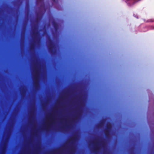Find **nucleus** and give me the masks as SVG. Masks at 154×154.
I'll return each instance as SVG.
<instances>
[{
	"instance_id": "14",
	"label": "nucleus",
	"mask_w": 154,
	"mask_h": 154,
	"mask_svg": "<svg viewBox=\"0 0 154 154\" xmlns=\"http://www.w3.org/2000/svg\"><path fill=\"white\" fill-rule=\"evenodd\" d=\"M98 149V147H96L94 148V151L95 152H96L97 151Z\"/></svg>"
},
{
	"instance_id": "11",
	"label": "nucleus",
	"mask_w": 154,
	"mask_h": 154,
	"mask_svg": "<svg viewBox=\"0 0 154 154\" xmlns=\"http://www.w3.org/2000/svg\"><path fill=\"white\" fill-rule=\"evenodd\" d=\"M101 146L103 147L105 145V142L103 141H101Z\"/></svg>"
},
{
	"instance_id": "8",
	"label": "nucleus",
	"mask_w": 154,
	"mask_h": 154,
	"mask_svg": "<svg viewBox=\"0 0 154 154\" xmlns=\"http://www.w3.org/2000/svg\"><path fill=\"white\" fill-rule=\"evenodd\" d=\"M35 47V44L34 43H33L31 44L30 46V50H31L33 49Z\"/></svg>"
},
{
	"instance_id": "15",
	"label": "nucleus",
	"mask_w": 154,
	"mask_h": 154,
	"mask_svg": "<svg viewBox=\"0 0 154 154\" xmlns=\"http://www.w3.org/2000/svg\"><path fill=\"white\" fill-rule=\"evenodd\" d=\"M54 2H56L57 1L56 0H52Z\"/></svg>"
},
{
	"instance_id": "10",
	"label": "nucleus",
	"mask_w": 154,
	"mask_h": 154,
	"mask_svg": "<svg viewBox=\"0 0 154 154\" xmlns=\"http://www.w3.org/2000/svg\"><path fill=\"white\" fill-rule=\"evenodd\" d=\"M33 34H34L35 37H36L37 35L39 34V32L38 31L33 32Z\"/></svg>"
},
{
	"instance_id": "2",
	"label": "nucleus",
	"mask_w": 154,
	"mask_h": 154,
	"mask_svg": "<svg viewBox=\"0 0 154 154\" xmlns=\"http://www.w3.org/2000/svg\"><path fill=\"white\" fill-rule=\"evenodd\" d=\"M112 127V124L110 122H108L106 125V128L104 130V133L106 137L108 138L109 135Z\"/></svg>"
},
{
	"instance_id": "16",
	"label": "nucleus",
	"mask_w": 154,
	"mask_h": 154,
	"mask_svg": "<svg viewBox=\"0 0 154 154\" xmlns=\"http://www.w3.org/2000/svg\"><path fill=\"white\" fill-rule=\"evenodd\" d=\"M35 29V27L34 28V29Z\"/></svg>"
},
{
	"instance_id": "12",
	"label": "nucleus",
	"mask_w": 154,
	"mask_h": 154,
	"mask_svg": "<svg viewBox=\"0 0 154 154\" xmlns=\"http://www.w3.org/2000/svg\"><path fill=\"white\" fill-rule=\"evenodd\" d=\"M149 28L150 29H154V26H149Z\"/></svg>"
},
{
	"instance_id": "7",
	"label": "nucleus",
	"mask_w": 154,
	"mask_h": 154,
	"mask_svg": "<svg viewBox=\"0 0 154 154\" xmlns=\"http://www.w3.org/2000/svg\"><path fill=\"white\" fill-rule=\"evenodd\" d=\"M134 3V2H132V1H128L127 4L129 6H131V5H133Z\"/></svg>"
},
{
	"instance_id": "3",
	"label": "nucleus",
	"mask_w": 154,
	"mask_h": 154,
	"mask_svg": "<svg viewBox=\"0 0 154 154\" xmlns=\"http://www.w3.org/2000/svg\"><path fill=\"white\" fill-rule=\"evenodd\" d=\"M54 45L53 40L51 38L49 39L48 50L52 54H54L55 53V51L54 50Z\"/></svg>"
},
{
	"instance_id": "6",
	"label": "nucleus",
	"mask_w": 154,
	"mask_h": 154,
	"mask_svg": "<svg viewBox=\"0 0 154 154\" xmlns=\"http://www.w3.org/2000/svg\"><path fill=\"white\" fill-rule=\"evenodd\" d=\"M106 120L105 119H103L100 122V124L98 125V126L99 127L101 126L105 122Z\"/></svg>"
},
{
	"instance_id": "1",
	"label": "nucleus",
	"mask_w": 154,
	"mask_h": 154,
	"mask_svg": "<svg viewBox=\"0 0 154 154\" xmlns=\"http://www.w3.org/2000/svg\"><path fill=\"white\" fill-rule=\"evenodd\" d=\"M39 71L38 69H36L35 70V75L34 78V85L35 89L37 88L39 86L38 80L39 78Z\"/></svg>"
},
{
	"instance_id": "13",
	"label": "nucleus",
	"mask_w": 154,
	"mask_h": 154,
	"mask_svg": "<svg viewBox=\"0 0 154 154\" xmlns=\"http://www.w3.org/2000/svg\"><path fill=\"white\" fill-rule=\"evenodd\" d=\"M44 0H37V2H43Z\"/></svg>"
},
{
	"instance_id": "4",
	"label": "nucleus",
	"mask_w": 154,
	"mask_h": 154,
	"mask_svg": "<svg viewBox=\"0 0 154 154\" xmlns=\"http://www.w3.org/2000/svg\"><path fill=\"white\" fill-rule=\"evenodd\" d=\"M52 25L55 31H57L58 29V26L57 23L54 21H52Z\"/></svg>"
},
{
	"instance_id": "17",
	"label": "nucleus",
	"mask_w": 154,
	"mask_h": 154,
	"mask_svg": "<svg viewBox=\"0 0 154 154\" xmlns=\"http://www.w3.org/2000/svg\"><path fill=\"white\" fill-rule=\"evenodd\" d=\"M37 19H38V18H37L36 20H37Z\"/></svg>"
},
{
	"instance_id": "5",
	"label": "nucleus",
	"mask_w": 154,
	"mask_h": 154,
	"mask_svg": "<svg viewBox=\"0 0 154 154\" xmlns=\"http://www.w3.org/2000/svg\"><path fill=\"white\" fill-rule=\"evenodd\" d=\"M76 139V137L75 136L71 138L70 140L71 141V143L72 144L74 142H75Z\"/></svg>"
},
{
	"instance_id": "9",
	"label": "nucleus",
	"mask_w": 154,
	"mask_h": 154,
	"mask_svg": "<svg viewBox=\"0 0 154 154\" xmlns=\"http://www.w3.org/2000/svg\"><path fill=\"white\" fill-rule=\"evenodd\" d=\"M5 147L4 146L2 147V151L1 152V154H3V152H4L5 149Z\"/></svg>"
}]
</instances>
